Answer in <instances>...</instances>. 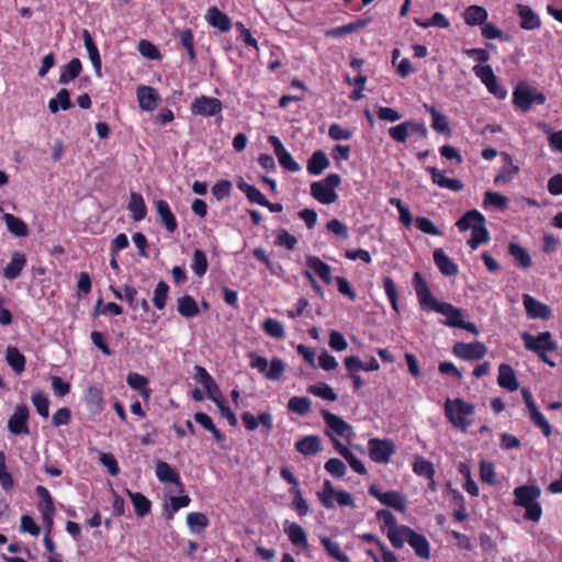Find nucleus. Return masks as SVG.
Listing matches in <instances>:
<instances>
[{"instance_id": "obj_34", "label": "nucleus", "mask_w": 562, "mask_h": 562, "mask_svg": "<svg viewBox=\"0 0 562 562\" xmlns=\"http://www.w3.org/2000/svg\"><path fill=\"white\" fill-rule=\"evenodd\" d=\"M412 533L413 529L404 525H397L393 529L386 530V536L395 549H402Z\"/></svg>"}, {"instance_id": "obj_17", "label": "nucleus", "mask_w": 562, "mask_h": 562, "mask_svg": "<svg viewBox=\"0 0 562 562\" xmlns=\"http://www.w3.org/2000/svg\"><path fill=\"white\" fill-rule=\"evenodd\" d=\"M426 170L430 173L432 183L440 188L448 189L453 192H459L464 188V183L460 179L448 178L436 167H427Z\"/></svg>"}, {"instance_id": "obj_10", "label": "nucleus", "mask_w": 562, "mask_h": 562, "mask_svg": "<svg viewBox=\"0 0 562 562\" xmlns=\"http://www.w3.org/2000/svg\"><path fill=\"white\" fill-rule=\"evenodd\" d=\"M395 449L391 439L371 438L368 441L369 456L376 463H387L395 453Z\"/></svg>"}, {"instance_id": "obj_12", "label": "nucleus", "mask_w": 562, "mask_h": 562, "mask_svg": "<svg viewBox=\"0 0 562 562\" xmlns=\"http://www.w3.org/2000/svg\"><path fill=\"white\" fill-rule=\"evenodd\" d=\"M452 353L462 360H480L487 353V348L483 342H457L452 348Z\"/></svg>"}, {"instance_id": "obj_32", "label": "nucleus", "mask_w": 562, "mask_h": 562, "mask_svg": "<svg viewBox=\"0 0 562 562\" xmlns=\"http://www.w3.org/2000/svg\"><path fill=\"white\" fill-rule=\"evenodd\" d=\"M127 210L131 213V217L134 222H140L146 217L147 207L143 196L137 192H132Z\"/></svg>"}, {"instance_id": "obj_1", "label": "nucleus", "mask_w": 562, "mask_h": 562, "mask_svg": "<svg viewBox=\"0 0 562 562\" xmlns=\"http://www.w3.org/2000/svg\"><path fill=\"white\" fill-rule=\"evenodd\" d=\"M413 284L416 292V296L422 310L426 312H436L446 317V321L442 324L458 328L462 318L463 312L461 308L446 302H439L431 291L429 290L427 283L423 279L419 272H415L413 278Z\"/></svg>"}, {"instance_id": "obj_15", "label": "nucleus", "mask_w": 562, "mask_h": 562, "mask_svg": "<svg viewBox=\"0 0 562 562\" xmlns=\"http://www.w3.org/2000/svg\"><path fill=\"white\" fill-rule=\"evenodd\" d=\"M191 111L195 115L214 116L221 113L222 102L213 97L201 95L192 102Z\"/></svg>"}, {"instance_id": "obj_25", "label": "nucleus", "mask_w": 562, "mask_h": 562, "mask_svg": "<svg viewBox=\"0 0 562 562\" xmlns=\"http://www.w3.org/2000/svg\"><path fill=\"white\" fill-rule=\"evenodd\" d=\"M26 265V256L23 252L14 251L10 262L3 268V277L8 280L16 279Z\"/></svg>"}, {"instance_id": "obj_7", "label": "nucleus", "mask_w": 562, "mask_h": 562, "mask_svg": "<svg viewBox=\"0 0 562 562\" xmlns=\"http://www.w3.org/2000/svg\"><path fill=\"white\" fill-rule=\"evenodd\" d=\"M544 102L546 95L526 83H519L513 92V103L525 112L529 111L533 103L543 104Z\"/></svg>"}, {"instance_id": "obj_37", "label": "nucleus", "mask_w": 562, "mask_h": 562, "mask_svg": "<svg viewBox=\"0 0 562 562\" xmlns=\"http://www.w3.org/2000/svg\"><path fill=\"white\" fill-rule=\"evenodd\" d=\"M503 158L505 160V167L496 175L494 179L495 184L508 183L519 172V167L514 165L510 155L504 153Z\"/></svg>"}, {"instance_id": "obj_58", "label": "nucleus", "mask_w": 562, "mask_h": 562, "mask_svg": "<svg viewBox=\"0 0 562 562\" xmlns=\"http://www.w3.org/2000/svg\"><path fill=\"white\" fill-rule=\"evenodd\" d=\"M169 286L166 282L160 281L154 290L153 303L157 310H162L166 306L167 294Z\"/></svg>"}, {"instance_id": "obj_63", "label": "nucleus", "mask_w": 562, "mask_h": 562, "mask_svg": "<svg viewBox=\"0 0 562 562\" xmlns=\"http://www.w3.org/2000/svg\"><path fill=\"white\" fill-rule=\"evenodd\" d=\"M324 468L330 475L335 477H342L347 472L345 463L337 458H330L327 460Z\"/></svg>"}, {"instance_id": "obj_57", "label": "nucleus", "mask_w": 562, "mask_h": 562, "mask_svg": "<svg viewBox=\"0 0 562 562\" xmlns=\"http://www.w3.org/2000/svg\"><path fill=\"white\" fill-rule=\"evenodd\" d=\"M413 471L417 475H423L428 479L432 477L435 470L432 463L423 457H416L413 463Z\"/></svg>"}, {"instance_id": "obj_23", "label": "nucleus", "mask_w": 562, "mask_h": 562, "mask_svg": "<svg viewBox=\"0 0 562 562\" xmlns=\"http://www.w3.org/2000/svg\"><path fill=\"white\" fill-rule=\"evenodd\" d=\"M126 383L128 386L137 391L144 401H149L151 396V390L148 387V379L137 372H130L126 376Z\"/></svg>"}, {"instance_id": "obj_39", "label": "nucleus", "mask_w": 562, "mask_h": 562, "mask_svg": "<svg viewBox=\"0 0 562 562\" xmlns=\"http://www.w3.org/2000/svg\"><path fill=\"white\" fill-rule=\"evenodd\" d=\"M295 449L304 456H314L321 450L318 436H305L295 442Z\"/></svg>"}, {"instance_id": "obj_64", "label": "nucleus", "mask_w": 562, "mask_h": 562, "mask_svg": "<svg viewBox=\"0 0 562 562\" xmlns=\"http://www.w3.org/2000/svg\"><path fill=\"white\" fill-rule=\"evenodd\" d=\"M138 52L142 56L150 59V60H158L161 58V55L158 50V48L150 43L149 41L142 40L138 43Z\"/></svg>"}, {"instance_id": "obj_35", "label": "nucleus", "mask_w": 562, "mask_h": 562, "mask_svg": "<svg viewBox=\"0 0 562 562\" xmlns=\"http://www.w3.org/2000/svg\"><path fill=\"white\" fill-rule=\"evenodd\" d=\"M186 521H187V526L192 535L202 533L210 525V520H209L207 516L200 512L189 513L187 515Z\"/></svg>"}, {"instance_id": "obj_60", "label": "nucleus", "mask_w": 562, "mask_h": 562, "mask_svg": "<svg viewBox=\"0 0 562 562\" xmlns=\"http://www.w3.org/2000/svg\"><path fill=\"white\" fill-rule=\"evenodd\" d=\"M389 135L392 139L398 143L406 142L409 136V121H404L403 123L395 125L389 128Z\"/></svg>"}, {"instance_id": "obj_3", "label": "nucleus", "mask_w": 562, "mask_h": 562, "mask_svg": "<svg viewBox=\"0 0 562 562\" xmlns=\"http://www.w3.org/2000/svg\"><path fill=\"white\" fill-rule=\"evenodd\" d=\"M514 506L525 509L524 518L528 521L538 522L542 516V507L539 502L541 488L537 484H524L513 491Z\"/></svg>"}, {"instance_id": "obj_51", "label": "nucleus", "mask_w": 562, "mask_h": 562, "mask_svg": "<svg viewBox=\"0 0 562 562\" xmlns=\"http://www.w3.org/2000/svg\"><path fill=\"white\" fill-rule=\"evenodd\" d=\"M426 110L431 115L432 122L431 127L439 133L449 132V124L447 116L439 111H437L434 106L425 105Z\"/></svg>"}, {"instance_id": "obj_22", "label": "nucleus", "mask_w": 562, "mask_h": 562, "mask_svg": "<svg viewBox=\"0 0 562 562\" xmlns=\"http://www.w3.org/2000/svg\"><path fill=\"white\" fill-rule=\"evenodd\" d=\"M205 19L211 26L220 30L221 32H228L232 27L229 16L222 12L217 7L209 8Z\"/></svg>"}, {"instance_id": "obj_5", "label": "nucleus", "mask_w": 562, "mask_h": 562, "mask_svg": "<svg viewBox=\"0 0 562 562\" xmlns=\"http://www.w3.org/2000/svg\"><path fill=\"white\" fill-rule=\"evenodd\" d=\"M340 182L341 178L338 173H329L323 180L311 184V194L322 204H331L338 199L335 190Z\"/></svg>"}, {"instance_id": "obj_45", "label": "nucleus", "mask_w": 562, "mask_h": 562, "mask_svg": "<svg viewBox=\"0 0 562 562\" xmlns=\"http://www.w3.org/2000/svg\"><path fill=\"white\" fill-rule=\"evenodd\" d=\"M82 69L80 59L72 58L61 70L59 82L66 85L77 78Z\"/></svg>"}, {"instance_id": "obj_54", "label": "nucleus", "mask_w": 562, "mask_h": 562, "mask_svg": "<svg viewBox=\"0 0 562 562\" xmlns=\"http://www.w3.org/2000/svg\"><path fill=\"white\" fill-rule=\"evenodd\" d=\"M31 400L37 414L43 418H47L49 415V401L46 394L42 391L35 392L32 394Z\"/></svg>"}, {"instance_id": "obj_20", "label": "nucleus", "mask_w": 562, "mask_h": 562, "mask_svg": "<svg viewBox=\"0 0 562 562\" xmlns=\"http://www.w3.org/2000/svg\"><path fill=\"white\" fill-rule=\"evenodd\" d=\"M283 530L294 547H297L302 550L308 548L307 535L302 526L296 522L286 520L284 522Z\"/></svg>"}, {"instance_id": "obj_21", "label": "nucleus", "mask_w": 562, "mask_h": 562, "mask_svg": "<svg viewBox=\"0 0 562 562\" xmlns=\"http://www.w3.org/2000/svg\"><path fill=\"white\" fill-rule=\"evenodd\" d=\"M517 14L522 30L532 31L541 26L540 16L529 5L517 4Z\"/></svg>"}, {"instance_id": "obj_14", "label": "nucleus", "mask_w": 562, "mask_h": 562, "mask_svg": "<svg viewBox=\"0 0 562 562\" xmlns=\"http://www.w3.org/2000/svg\"><path fill=\"white\" fill-rule=\"evenodd\" d=\"M268 142L273 148L274 155L278 158L279 164L291 172H297L301 166L293 159L292 155L283 146L279 137L270 135Z\"/></svg>"}, {"instance_id": "obj_46", "label": "nucleus", "mask_w": 562, "mask_h": 562, "mask_svg": "<svg viewBox=\"0 0 562 562\" xmlns=\"http://www.w3.org/2000/svg\"><path fill=\"white\" fill-rule=\"evenodd\" d=\"M508 251L519 266L525 269L531 267V257L526 248L516 243H510L508 246Z\"/></svg>"}, {"instance_id": "obj_50", "label": "nucleus", "mask_w": 562, "mask_h": 562, "mask_svg": "<svg viewBox=\"0 0 562 562\" xmlns=\"http://www.w3.org/2000/svg\"><path fill=\"white\" fill-rule=\"evenodd\" d=\"M263 331L276 339H283L285 330L283 324L276 318H267L262 324Z\"/></svg>"}, {"instance_id": "obj_8", "label": "nucleus", "mask_w": 562, "mask_h": 562, "mask_svg": "<svg viewBox=\"0 0 562 562\" xmlns=\"http://www.w3.org/2000/svg\"><path fill=\"white\" fill-rule=\"evenodd\" d=\"M316 495L322 505L327 509H331L335 507L334 502L328 499L329 495H335V502L339 506H349L352 508L356 506L353 497L350 493L346 491L336 490L333 486L331 482L328 480L324 482L322 490H319L316 493Z\"/></svg>"}, {"instance_id": "obj_29", "label": "nucleus", "mask_w": 562, "mask_h": 562, "mask_svg": "<svg viewBox=\"0 0 562 562\" xmlns=\"http://www.w3.org/2000/svg\"><path fill=\"white\" fill-rule=\"evenodd\" d=\"M83 43L86 46V49L88 52L89 58L91 60V64L95 70V74L98 77H101V57L99 54V49L88 30H83L82 32Z\"/></svg>"}, {"instance_id": "obj_24", "label": "nucleus", "mask_w": 562, "mask_h": 562, "mask_svg": "<svg viewBox=\"0 0 562 562\" xmlns=\"http://www.w3.org/2000/svg\"><path fill=\"white\" fill-rule=\"evenodd\" d=\"M155 206L159 215L160 223L168 232L173 233L178 227V223L168 202L165 200H158L156 201Z\"/></svg>"}, {"instance_id": "obj_27", "label": "nucleus", "mask_w": 562, "mask_h": 562, "mask_svg": "<svg viewBox=\"0 0 562 562\" xmlns=\"http://www.w3.org/2000/svg\"><path fill=\"white\" fill-rule=\"evenodd\" d=\"M482 223H485L484 215L481 214L477 210H470L457 221L456 226L460 232H465L469 229H475Z\"/></svg>"}, {"instance_id": "obj_53", "label": "nucleus", "mask_w": 562, "mask_h": 562, "mask_svg": "<svg viewBox=\"0 0 562 562\" xmlns=\"http://www.w3.org/2000/svg\"><path fill=\"white\" fill-rule=\"evenodd\" d=\"M490 240V233L485 227V223H482L475 229L472 231L471 237L468 240V245L471 249H476L480 245L486 244Z\"/></svg>"}, {"instance_id": "obj_44", "label": "nucleus", "mask_w": 562, "mask_h": 562, "mask_svg": "<svg viewBox=\"0 0 562 562\" xmlns=\"http://www.w3.org/2000/svg\"><path fill=\"white\" fill-rule=\"evenodd\" d=\"M321 543L333 559L339 562H350V559L345 552H342L340 544L337 541L331 540L328 537H323L321 539Z\"/></svg>"}, {"instance_id": "obj_18", "label": "nucleus", "mask_w": 562, "mask_h": 562, "mask_svg": "<svg viewBox=\"0 0 562 562\" xmlns=\"http://www.w3.org/2000/svg\"><path fill=\"white\" fill-rule=\"evenodd\" d=\"M522 303L527 315L530 318L548 319L551 316V310L548 305L541 303L529 294H524Z\"/></svg>"}, {"instance_id": "obj_28", "label": "nucleus", "mask_w": 562, "mask_h": 562, "mask_svg": "<svg viewBox=\"0 0 562 562\" xmlns=\"http://www.w3.org/2000/svg\"><path fill=\"white\" fill-rule=\"evenodd\" d=\"M329 159L325 151L315 150L307 160V172L312 176L321 175L325 169L329 167Z\"/></svg>"}, {"instance_id": "obj_19", "label": "nucleus", "mask_w": 562, "mask_h": 562, "mask_svg": "<svg viewBox=\"0 0 562 562\" xmlns=\"http://www.w3.org/2000/svg\"><path fill=\"white\" fill-rule=\"evenodd\" d=\"M139 108L144 111H154L159 101V93L149 86H139L136 91Z\"/></svg>"}, {"instance_id": "obj_59", "label": "nucleus", "mask_w": 562, "mask_h": 562, "mask_svg": "<svg viewBox=\"0 0 562 562\" xmlns=\"http://www.w3.org/2000/svg\"><path fill=\"white\" fill-rule=\"evenodd\" d=\"M529 417L531 422L542 430L546 437L551 435V425L538 407L529 412Z\"/></svg>"}, {"instance_id": "obj_13", "label": "nucleus", "mask_w": 562, "mask_h": 562, "mask_svg": "<svg viewBox=\"0 0 562 562\" xmlns=\"http://www.w3.org/2000/svg\"><path fill=\"white\" fill-rule=\"evenodd\" d=\"M322 417L326 424V435L333 438V435L339 437H349L352 434V427L340 416L328 411H322Z\"/></svg>"}, {"instance_id": "obj_43", "label": "nucleus", "mask_w": 562, "mask_h": 562, "mask_svg": "<svg viewBox=\"0 0 562 562\" xmlns=\"http://www.w3.org/2000/svg\"><path fill=\"white\" fill-rule=\"evenodd\" d=\"M286 407L289 412L304 416L311 412L312 401L306 396H292Z\"/></svg>"}, {"instance_id": "obj_56", "label": "nucleus", "mask_w": 562, "mask_h": 562, "mask_svg": "<svg viewBox=\"0 0 562 562\" xmlns=\"http://www.w3.org/2000/svg\"><path fill=\"white\" fill-rule=\"evenodd\" d=\"M383 288L391 304V307L395 313H398V293L395 282L390 277H385L383 279Z\"/></svg>"}, {"instance_id": "obj_48", "label": "nucleus", "mask_w": 562, "mask_h": 562, "mask_svg": "<svg viewBox=\"0 0 562 562\" xmlns=\"http://www.w3.org/2000/svg\"><path fill=\"white\" fill-rule=\"evenodd\" d=\"M237 187L247 196L249 202L259 204L261 206L263 204H268L266 196L256 187L245 181L239 182Z\"/></svg>"}, {"instance_id": "obj_36", "label": "nucleus", "mask_w": 562, "mask_h": 562, "mask_svg": "<svg viewBox=\"0 0 562 562\" xmlns=\"http://www.w3.org/2000/svg\"><path fill=\"white\" fill-rule=\"evenodd\" d=\"M487 11L480 5H470L463 12L464 22L470 26L482 25L487 20Z\"/></svg>"}, {"instance_id": "obj_31", "label": "nucleus", "mask_w": 562, "mask_h": 562, "mask_svg": "<svg viewBox=\"0 0 562 562\" xmlns=\"http://www.w3.org/2000/svg\"><path fill=\"white\" fill-rule=\"evenodd\" d=\"M155 473L158 481L161 483L181 484L178 472L165 461H157Z\"/></svg>"}, {"instance_id": "obj_4", "label": "nucleus", "mask_w": 562, "mask_h": 562, "mask_svg": "<svg viewBox=\"0 0 562 562\" xmlns=\"http://www.w3.org/2000/svg\"><path fill=\"white\" fill-rule=\"evenodd\" d=\"M445 416L453 427L467 432L471 426L470 417L474 415L475 406L463 398H447L445 401Z\"/></svg>"}, {"instance_id": "obj_2", "label": "nucleus", "mask_w": 562, "mask_h": 562, "mask_svg": "<svg viewBox=\"0 0 562 562\" xmlns=\"http://www.w3.org/2000/svg\"><path fill=\"white\" fill-rule=\"evenodd\" d=\"M463 54L477 61L472 70L480 81L486 87L487 91L495 98L504 100L507 97V90L498 85L497 77L495 76L491 65L487 64L490 60L488 52L484 48H465L463 49Z\"/></svg>"}, {"instance_id": "obj_47", "label": "nucleus", "mask_w": 562, "mask_h": 562, "mask_svg": "<svg viewBox=\"0 0 562 562\" xmlns=\"http://www.w3.org/2000/svg\"><path fill=\"white\" fill-rule=\"evenodd\" d=\"M509 199L495 191H486L484 194L483 206H493L496 210H506L508 207Z\"/></svg>"}, {"instance_id": "obj_41", "label": "nucleus", "mask_w": 562, "mask_h": 562, "mask_svg": "<svg viewBox=\"0 0 562 562\" xmlns=\"http://www.w3.org/2000/svg\"><path fill=\"white\" fill-rule=\"evenodd\" d=\"M177 310L179 314L186 318H193L200 313L199 306L191 295L179 297Z\"/></svg>"}, {"instance_id": "obj_6", "label": "nucleus", "mask_w": 562, "mask_h": 562, "mask_svg": "<svg viewBox=\"0 0 562 562\" xmlns=\"http://www.w3.org/2000/svg\"><path fill=\"white\" fill-rule=\"evenodd\" d=\"M250 367L258 370L270 381H279L285 370L282 359L274 357L268 362L267 358L257 355H250Z\"/></svg>"}, {"instance_id": "obj_30", "label": "nucleus", "mask_w": 562, "mask_h": 562, "mask_svg": "<svg viewBox=\"0 0 562 562\" xmlns=\"http://www.w3.org/2000/svg\"><path fill=\"white\" fill-rule=\"evenodd\" d=\"M434 261L439 271L446 277L456 276L459 271L458 266L445 254L442 249L434 251Z\"/></svg>"}, {"instance_id": "obj_49", "label": "nucleus", "mask_w": 562, "mask_h": 562, "mask_svg": "<svg viewBox=\"0 0 562 562\" xmlns=\"http://www.w3.org/2000/svg\"><path fill=\"white\" fill-rule=\"evenodd\" d=\"M307 392L317 397H321L322 400L329 401V402H334L338 397L336 392L333 390V387L326 383H318V384L310 385L307 387Z\"/></svg>"}, {"instance_id": "obj_9", "label": "nucleus", "mask_w": 562, "mask_h": 562, "mask_svg": "<svg viewBox=\"0 0 562 562\" xmlns=\"http://www.w3.org/2000/svg\"><path fill=\"white\" fill-rule=\"evenodd\" d=\"M520 338L524 341V346L526 349L533 351L538 355L548 351H553L558 348L557 344L552 340V336L549 331L540 333L537 336L524 331L520 335Z\"/></svg>"}, {"instance_id": "obj_16", "label": "nucleus", "mask_w": 562, "mask_h": 562, "mask_svg": "<svg viewBox=\"0 0 562 562\" xmlns=\"http://www.w3.org/2000/svg\"><path fill=\"white\" fill-rule=\"evenodd\" d=\"M29 408L25 405H18L8 420V430L13 435H29Z\"/></svg>"}, {"instance_id": "obj_42", "label": "nucleus", "mask_w": 562, "mask_h": 562, "mask_svg": "<svg viewBox=\"0 0 562 562\" xmlns=\"http://www.w3.org/2000/svg\"><path fill=\"white\" fill-rule=\"evenodd\" d=\"M8 364L16 374H21L25 370V357L15 347H8L5 352Z\"/></svg>"}, {"instance_id": "obj_52", "label": "nucleus", "mask_w": 562, "mask_h": 562, "mask_svg": "<svg viewBox=\"0 0 562 562\" xmlns=\"http://www.w3.org/2000/svg\"><path fill=\"white\" fill-rule=\"evenodd\" d=\"M4 221L8 229L15 236L23 237L27 235L26 224L19 217L12 214H5Z\"/></svg>"}, {"instance_id": "obj_26", "label": "nucleus", "mask_w": 562, "mask_h": 562, "mask_svg": "<svg viewBox=\"0 0 562 562\" xmlns=\"http://www.w3.org/2000/svg\"><path fill=\"white\" fill-rule=\"evenodd\" d=\"M497 382L501 387L509 392H514L519 387L515 372L513 368L507 363L499 364Z\"/></svg>"}, {"instance_id": "obj_61", "label": "nucleus", "mask_w": 562, "mask_h": 562, "mask_svg": "<svg viewBox=\"0 0 562 562\" xmlns=\"http://www.w3.org/2000/svg\"><path fill=\"white\" fill-rule=\"evenodd\" d=\"M274 244L277 246H281L286 248L288 250H292L295 248L297 244V239L295 236L290 234L286 229H279L277 232V237Z\"/></svg>"}, {"instance_id": "obj_40", "label": "nucleus", "mask_w": 562, "mask_h": 562, "mask_svg": "<svg viewBox=\"0 0 562 562\" xmlns=\"http://www.w3.org/2000/svg\"><path fill=\"white\" fill-rule=\"evenodd\" d=\"M126 494L130 496L133 503L137 517H144L150 512L151 503L145 495L138 492H132L130 490H126Z\"/></svg>"}, {"instance_id": "obj_11", "label": "nucleus", "mask_w": 562, "mask_h": 562, "mask_svg": "<svg viewBox=\"0 0 562 562\" xmlns=\"http://www.w3.org/2000/svg\"><path fill=\"white\" fill-rule=\"evenodd\" d=\"M369 494L376 498L382 505L391 507L397 512L406 510V499L403 494L396 491L381 492L376 485L369 486Z\"/></svg>"}, {"instance_id": "obj_55", "label": "nucleus", "mask_w": 562, "mask_h": 562, "mask_svg": "<svg viewBox=\"0 0 562 562\" xmlns=\"http://www.w3.org/2000/svg\"><path fill=\"white\" fill-rule=\"evenodd\" d=\"M191 268L198 277H202L206 273L207 259H206V255L203 250H201V249L194 250Z\"/></svg>"}, {"instance_id": "obj_33", "label": "nucleus", "mask_w": 562, "mask_h": 562, "mask_svg": "<svg viewBox=\"0 0 562 562\" xmlns=\"http://www.w3.org/2000/svg\"><path fill=\"white\" fill-rule=\"evenodd\" d=\"M305 261L307 268L313 270L325 283L329 284L331 282V268L329 265L315 256H307Z\"/></svg>"}, {"instance_id": "obj_62", "label": "nucleus", "mask_w": 562, "mask_h": 562, "mask_svg": "<svg viewBox=\"0 0 562 562\" xmlns=\"http://www.w3.org/2000/svg\"><path fill=\"white\" fill-rule=\"evenodd\" d=\"M35 493L41 499V502L38 504L40 510L55 509L53 497H52L49 491L45 486L37 485L35 487Z\"/></svg>"}, {"instance_id": "obj_38", "label": "nucleus", "mask_w": 562, "mask_h": 562, "mask_svg": "<svg viewBox=\"0 0 562 562\" xmlns=\"http://www.w3.org/2000/svg\"><path fill=\"white\" fill-rule=\"evenodd\" d=\"M407 543L415 551L416 555H418L422 559H429V542L423 535H419L413 530V533L409 536Z\"/></svg>"}]
</instances>
